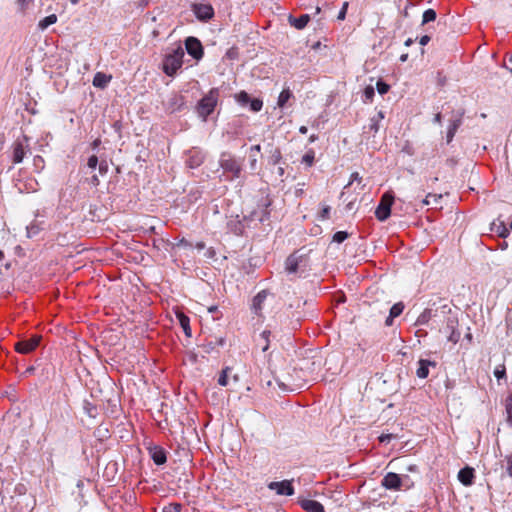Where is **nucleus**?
Returning a JSON list of instances; mask_svg holds the SVG:
<instances>
[{"instance_id":"obj_1","label":"nucleus","mask_w":512,"mask_h":512,"mask_svg":"<svg viewBox=\"0 0 512 512\" xmlns=\"http://www.w3.org/2000/svg\"><path fill=\"white\" fill-rule=\"evenodd\" d=\"M184 56V50L178 47L172 54L168 55L163 63L164 72L172 76L182 66V58Z\"/></svg>"},{"instance_id":"obj_2","label":"nucleus","mask_w":512,"mask_h":512,"mask_svg":"<svg viewBox=\"0 0 512 512\" xmlns=\"http://www.w3.org/2000/svg\"><path fill=\"white\" fill-rule=\"evenodd\" d=\"M218 101L217 89H212L205 97L201 99L198 105V113L205 121L207 116L210 115Z\"/></svg>"},{"instance_id":"obj_3","label":"nucleus","mask_w":512,"mask_h":512,"mask_svg":"<svg viewBox=\"0 0 512 512\" xmlns=\"http://www.w3.org/2000/svg\"><path fill=\"white\" fill-rule=\"evenodd\" d=\"M394 197L388 193L384 194L378 207L376 208L375 214L378 220H386L391 212V206L393 204Z\"/></svg>"},{"instance_id":"obj_4","label":"nucleus","mask_w":512,"mask_h":512,"mask_svg":"<svg viewBox=\"0 0 512 512\" xmlns=\"http://www.w3.org/2000/svg\"><path fill=\"white\" fill-rule=\"evenodd\" d=\"M185 47L192 57L200 59L203 56V47L201 42L195 37H188L185 41Z\"/></svg>"},{"instance_id":"obj_5","label":"nucleus","mask_w":512,"mask_h":512,"mask_svg":"<svg viewBox=\"0 0 512 512\" xmlns=\"http://www.w3.org/2000/svg\"><path fill=\"white\" fill-rule=\"evenodd\" d=\"M41 336L35 335L29 340H23L16 343L15 348L19 353L27 354L33 351L39 344Z\"/></svg>"},{"instance_id":"obj_6","label":"nucleus","mask_w":512,"mask_h":512,"mask_svg":"<svg viewBox=\"0 0 512 512\" xmlns=\"http://www.w3.org/2000/svg\"><path fill=\"white\" fill-rule=\"evenodd\" d=\"M220 165L223 170L233 173L235 177L240 175L241 167L234 158L223 155L220 160Z\"/></svg>"},{"instance_id":"obj_7","label":"nucleus","mask_w":512,"mask_h":512,"mask_svg":"<svg viewBox=\"0 0 512 512\" xmlns=\"http://www.w3.org/2000/svg\"><path fill=\"white\" fill-rule=\"evenodd\" d=\"M271 490H275L279 495H292L293 487L289 481L271 482L268 486Z\"/></svg>"},{"instance_id":"obj_8","label":"nucleus","mask_w":512,"mask_h":512,"mask_svg":"<svg viewBox=\"0 0 512 512\" xmlns=\"http://www.w3.org/2000/svg\"><path fill=\"white\" fill-rule=\"evenodd\" d=\"M194 13L199 20H208L212 18L213 8L207 4H198L194 6Z\"/></svg>"},{"instance_id":"obj_9","label":"nucleus","mask_w":512,"mask_h":512,"mask_svg":"<svg viewBox=\"0 0 512 512\" xmlns=\"http://www.w3.org/2000/svg\"><path fill=\"white\" fill-rule=\"evenodd\" d=\"M382 485L387 489H398L401 486V478L396 473H388L382 480Z\"/></svg>"},{"instance_id":"obj_10","label":"nucleus","mask_w":512,"mask_h":512,"mask_svg":"<svg viewBox=\"0 0 512 512\" xmlns=\"http://www.w3.org/2000/svg\"><path fill=\"white\" fill-rule=\"evenodd\" d=\"M435 366H436L435 362L421 359L418 362V368L416 370V375L419 378L424 379L429 375V367H435Z\"/></svg>"},{"instance_id":"obj_11","label":"nucleus","mask_w":512,"mask_h":512,"mask_svg":"<svg viewBox=\"0 0 512 512\" xmlns=\"http://www.w3.org/2000/svg\"><path fill=\"white\" fill-rule=\"evenodd\" d=\"M112 80L111 75L102 72H97L93 78V86L96 88L104 89Z\"/></svg>"},{"instance_id":"obj_12","label":"nucleus","mask_w":512,"mask_h":512,"mask_svg":"<svg viewBox=\"0 0 512 512\" xmlns=\"http://www.w3.org/2000/svg\"><path fill=\"white\" fill-rule=\"evenodd\" d=\"M302 261V255L292 254L285 262L286 270L289 273H295L298 269L300 262Z\"/></svg>"},{"instance_id":"obj_13","label":"nucleus","mask_w":512,"mask_h":512,"mask_svg":"<svg viewBox=\"0 0 512 512\" xmlns=\"http://www.w3.org/2000/svg\"><path fill=\"white\" fill-rule=\"evenodd\" d=\"M26 154V146L22 142H16L13 146V162L21 163Z\"/></svg>"},{"instance_id":"obj_14","label":"nucleus","mask_w":512,"mask_h":512,"mask_svg":"<svg viewBox=\"0 0 512 512\" xmlns=\"http://www.w3.org/2000/svg\"><path fill=\"white\" fill-rule=\"evenodd\" d=\"M473 477H474V474H473V469L470 468V467H465L463 469H461L458 473V479L459 481L465 485V486H468V485H471L472 484V481H473Z\"/></svg>"},{"instance_id":"obj_15","label":"nucleus","mask_w":512,"mask_h":512,"mask_svg":"<svg viewBox=\"0 0 512 512\" xmlns=\"http://www.w3.org/2000/svg\"><path fill=\"white\" fill-rule=\"evenodd\" d=\"M301 505L307 512H325L322 504L315 500H303Z\"/></svg>"},{"instance_id":"obj_16","label":"nucleus","mask_w":512,"mask_h":512,"mask_svg":"<svg viewBox=\"0 0 512 512\" xmlns=\"http://www.w3.org/2000/svg\"><path fill=\"white\" fill-rule=\"evenodd\" d=\"M309 20L310 16L308 14L301 15L299 18L289 17V23L297 29H303Z\"/></svg>"},{"instance_id":"obj_17","label":"nucleus","mask_w":512,"mask_h":512,"mask_svg":"<svg viewBox=\"0 0 512 512\" xmlns=\"http://www.w3.org/2000/svg\"><path fill=\"white\" fill-rule=\"evenodd\" d=\"M269 335L270 331H263L259 337L256 339V344L260 349L265 352L269 348Z\"/></svg>"},{"instance_id":"obj_18","label":"nucleus","mask_w":512,"mask_h":512,"mask_svg":"<svg viewBox=\"0 0 512 512\" xmlns=\"http://www.w3.org/2000/svg\"><path fill=\"white\" fill-rule=\"evenodd\" d=\"M457 320L455 318L448 319V328L451 329V333L448 335V340L457 343L460 338V333L455 330Z\"/></svg>"},{"instance_id":"obj_19","label":"nucleus","mask_w":512,"mask_h":512,"mask_svg":"<svg viewBox=\"0 0 512 512\" xmlns=\"http://www.w3.org/2000/svg\"><path fill=\"white\" fill-rule=\"evenodd\" d=\"M176 317H177L181 327L183 328L185 335L190 337L191 336V328L189 325V318L186 315H184L182 312H176Z\"/></svg>"},{"instance_id":"obj_20","label":"nucleus","mask_w":512,"mask_h":512,"mask_svg":"<svg viewBox=\"0 0 512 512\" xmlns=\"http://www.w3.org/2000/svg\"><path fill=\"white\" fill-rule=\"evenodd\" d=\"M403 309L404 305L402 303L399 302L394 304L390 309L389 317L386 319V325L390 326L392 324L393 318L399 316L402 313Z\"/></svg>"},{"instance_id":"obj_21","label":"nucleus","mask_w":512,"mask_h":512,"mask_svg":"<svg viewBox=\"0 0 512 512\" xmlns=\"http://www.w3.org/2000/svg\"><path fill=\"white\" fill-rule=\"evenodd\" d=\"M152 459L157 465L164 464L166 462V455L163 450L155 448L152 451Z\"/></svg>"},{"instance_id":"obj_22","label":"nucleus","mask_w":512,"mask_h":512,"mask_svg":"<svg viewBox=\"0 0 512 512\" xmlns=\"http://www.w3.org/2000/svg\"><path fill=\"white\" fill-rule=\"evenodd\" d=\"M232 369L230 367H226L223 369L220 373V376L218 378V384L221 386H227L228 385V378L231 374Z\"/></svg>"},{"instance_id":"obj_23","label":"nucleus","mask_w":512,"mask_h":512,"mask_svg":"<svg viewBox=\"0 0 512 512\" xmlns=\"http://www.w3.org/2000/svg\"><path fill=\"white\" fill-rule=\"evenodd\" d=\"M56 21H57V16L55 14H51L39 22V27L41 29H46L48 26L56 23Z\"/></svg>"},{"instance_id":"obj_24","label":"nucleus","mask_w":512,"mask_h":512,"mask_svg":"<svg viewBox=\"0 0 512 512\" xmlns=\"http://www.w3.org/2000/svg\"><path fill=\"white\" fill-rule=\"evenodd\" d=\"M266 298V293L265 291H262L260 293H258L255 297H254V300H253V308L255 310V312L257 313L258 310H260L261 308V304L262 302L265 300Z\"/></svg>"},{"instance_id":"obj_25","label":"nucleus","mask_w":512,"mask_h":512,"mask_svg":"<svg viewBox=\"0 0 512 512\" xmlns=\"http://www.w3.org/2000/svg\"><path fill=\"white\" fill-rule=\"evenodd\" d=\"M235 100L242 106L249 104L250 97L245 91H241L235 95Z\"/></svg>"},{"instance_id":"obj_26","label":"nucleus","mask_w":512,"mask_h":512,"mask_svg":"<svg viewBox=\"0 0 512 512\" xmlns=\"http://www.w3.org/2000/svg\"><path fill=\"white\" fill-rule=\"evenodd\" d=\"M290 97H291L290 90L289 89L283 90L278 97V102H277L278 106L283 107L286 104V102L290 99Z\"/></svg>"},{"instance_id":"obj_27","label":"nucleus","mask_w":512,"mask_h":512,"mask_svg":"<svg viewBox=\"0 0 512 512\" xmlns=\"http://www.w3.org/2000/svg\"><path fill=\"white\" fill-rule=\"evenodd\" d=\"M436 19V12L433 9H428L423 13L422 24L434 21Z\"/></svg>"},{"instance_id":"obj_28","label":"nucleus","mask_w":512,"mask_h":512,"mask_svg":"<svg viewBox=\"0 0 512 512\" xmlns=\"http://www.w3.org/2000/svg\"><path fill=\"white\" fill-rule=\"evenodd\" d=\"M249 104H250V109L253 112L260 111L262 109V106H263V102L260 99H258V98H255V99H252V100L250 99Z\"/></svg>"},{"instance_id":"obj_29","label":"nucleus","mask_w":512,"mask_h":512,"mask_svg":"<svg viewBox=\"0 0 512 512\" xmlns=\"http://www.w3.org/2000/svg\"><path fill=\"white\" fill-rule=\"evenodd\" d=\"M460 125V121H454L452 123V125L450 126V128L448 129V132H447V141L450 142L454 135H455V132L457 130V128L459 127Z\"/></svg>"},{"instance_id":"obj_30","label":"nucleus","mask_w":512,"mask_h":512,"mask_svg":"<svg viewBox=\"0 0 512 512\" xmlns=\"http://www.w3.org/2000/svg\"><path fill=\"white\" fill-rule=\"evenodd\" d=\"M383 113L379 112L376 119H372V123L370 125V129L373 130L375 133L379 130V122L383 119Z\"/></svg>"},{"instance_id":"obj_31","label":"nucleus","mask_w":512,"mask_h":512,"mask_svg":"<svg viewBox=\"0 0 512 512\" xmlns=\"http://www.w3.org/2000/svg\"><path fill=\"white\" fill-rule=\"evenodd\" d=\"M348 233L345 231H338L333 235V241L337 243H342L345 239H347Z\"/></svg>"},{"instance_id":"obj_32","label":"nucleus","mask_w":512,"mask_h":512,"mask_svg":"<svg viewBox=\"0 0 512 512\" xmlns=\"http://www.w3.org/2000/svg\"><path fill=\"white\" fill-rule=\"evenodd\" d=\"M302 162L305 163L307 166H312L314 162V153L312 151L306 153L302 157Z\"/></svg>"},{"instance_id":"obj_33","label":"nucleus","mask_w":512,"mask_h":512,"mask_svg":"<svg viewBox=\"0 0 512 512\" xmlns=\"http://www.w3.org/2000/svg\"><path fill=\"white\" fill-rule=\"evenodd\" d=\"M162 512H181V506L179 504H169L163 508Z\"/></svg>"},{"instance_id":"obj_34","label":"nucleus","mask_w":512,"mask_h":512,"mask_svg":"<svg viewBox=\"0 0 512 512\" xmlns=\"http://www.w3.org/2000/svg\"><path fill=\"white\" fill-rule=\"evenodd\" d=\"M376 87H377L378 92L382 95L387 93L389 90V85L382 81H378L376 84Z\"/></svg>"},{"instance_id":"obj_35","label":"nucleus","mask_w":512,"mask_h":512,"mask_svg":"<svg viewBox=\"0 0 512 512\" xmlns=\"http://www.w3.org/2000/svg\"><path fill=\"white\" fill-rule=\"evenodd\" d=\"M364 95L367 100H371L374 96V87L369 85L364 90Z\"/></svg>"},{"instance_id":"obj_36","label":"nucleus","mask_w":512,"mask_h":512,"mask_svg":"<svg viewBox=\"0 0 512 512\" xmlns=\"http://www.w3.org/2000/svg\"><path fill=\"white\" fill-rule=\"evenodd\" d=\"M27 231V237L30 238L32 235H35L38 233L39 229L36 225H31L26 227Z\"/></svg>"},{"instance_id":"obj_37","label":"nucleus","mask_w":512,"mask_h":512,"mask_svg":"<svg viewBox=\"0 0 512 512\" xmlns=\"http://www.w3.org/2000/svg\"><path fill=\"white\" fill-rule=\"evenodd\" d=\"M347 9H348V2H344L342 9L340 10V12H339V14L337 16V18L339 20H344L345 19Z\"/></svg>"},{"instance_id":"obj_38","label":"nucleus","mask_w":512,"mask_h":512,"mask_svg":"<svg viewBox=\"0 0 512 512\" xmlns=\"http://www.w3.org/2000/svg\"><path fill=\"white\" fill-rule=\"evenodd\" d=\"M97 164H98L97 156L92 155L91 157H89L88 163H87L88 167L94 169V168H96Z\"/></svg>"},{"instance_id":"obj_39","label":"nucleus","mask_w":512,"mask_h":512,"mask_svg":"<svg viewBox=\"0 0 512 512\" xmlns=\"http://www.w3.org/2000/svg\"><path fill=\"white\" fill-rule=\"evenodd\" d=\"M257 160H258V155L250 153L249 166L252 170H254L256 168Z\"/></svg>"},{"instance_id":"obj_40","label":"nucleus","mask_w":512,"mask_h":512,"mask_svg":"<svg viewBox=\"0 0 512 512\" xmlns=\"http://www.w3.org/2000/svg\"><path fill=\"white\" fill-rule=\"evenodd\" d=\"M430 198H433V199H434V201L436 202L438 199H440V198H441V195L428 194V195L426 196V198H425V199H423L422 203H423L424 205H428V204H430V200H429Z\"/></svg>"},{"instance_id":"obj_41","label":"nucleus","mask_w":512,"mask_h":512,"mask_svg":"<svg viewBox=\"0 0 512 512\" xmlns=\"http://www.w3.org/2000/svg\"><path fill=\"white\" fill-rule=\"evenodd\" d=\"M394 437L393 434H382L379 437L380 442H389Z\"/></svg>"},{"instance_id":"obj_42","label":"nucleus","mask_w":512,"mask_h":512,"mask_svg":"<svg viewBox=\"0 0 512 512\" xmlns=\"http://www.w3.org/2000/svg\"><path fill=\"white\" fill-rule=\"evenodd\" d=\"M494 375H495V377H496V378H498V379L503 378V377H504V375H505V368L503 367L502 369H496V370L494 371Z\"/></svg>"},{"instance_id":"obj_43","label":"nucleus","mask_w":512,"mask_h":512,"mask_svg":"<svg viewBox=\"0 0 512 512\" xmlns=\"http://www.w3.org/2000/svg\"><path fill=\"white\" fill-rule=\"evenodd\" d=\"M429 311H424L418 318V321L420 323H424L425 321H427L428 317H429Z\"/></svg>"},{"instance_id":"obj_44","label":"nucleus","mask_w":512,"mask_h":512,"mask_svg":"<svg viewBox=\"0 0 512 512\" xmlns=\"http://www.w3.org/2000/svg\"><path fill=\"white\" fill-rule=\"evenodd\" d=\"M330 207L326 206L322 209L321 217L322 219H327L329 217Z\"/></svg>"},{"instance_id":"obj_45","label":"nucleus","mask_w":512,"mask_h":512,"mask_svg":"<svg viewBox=\"0 0 512 512\" xmlns=\"http://www.w3.org/2000/svg\"><path fill=\"white\" fill-rule=\"evenodd\" d=\"M31 0H17V3L19 4L20 8L24 10L27 5L30 3Z\"/></svg>"},{"instance_id":"obj_46","label":"nucleus","mask_w":512,"mask_h":512,"mask_svg":"<svg viewBox=\"0 0 512 512\" xmlns=\"http://www.w3.org/2000/svg\"><path fill=\"white\" fill-rule=\"evenodd\" d=\"M508 422L512 424V404L507 405Z\"/></svg>"},{"instance_id":"obj_47","label":"nucleus","mask_w":512,"mask_h":512,"mask_svg":"<svg viewBox=\"0 0 512 512\" xmlns=\"http://www.w3.org/2000/svg\"><path fill=\"white\" fill-rule=\"evenodd\" d=\"M261 151L260 145H255L250 148V153L258 155Z\"/></svg>"},{"instance_id":"obj_48","label":"nucleus","mask_w":512,"mask_h":512,"mask_svg":"<svg viewBox=\"0 0 512 512\" xmlns=\"http://www.w3.org/2000/svg\"><path fill=\"white\" fill-rule=\"evenodd\" d=\"M430 41V37L428 35H424L420 38L419 43L424 46Z\"/></svg>"},{"instance_id":"obj_49","label":"nucleus","mask_w":512,"mask_h":512,"mask_svg":"<svg viewBox=\"0 0 512 512\" xmlns=\"http://www.w3.org/2000/svg\"><path fill=\"white\" fill-rule=\"evenodd\" d=\"M508 467H507V471L509 473L510 476H512V456L508 458Z\"/></svg>"},{"instance_id":"obj_50","label":"nucleus","mask_w":512,"mask_h":512,"mask_svg":"<svg viewBox=\"0 0 512 512\" xmlns=\"http://www.w3.org/2000/svg\"><path fill=\"white\" fill-rule=\"evenodd\" d=\"M273 158H274V163H278V162H279V160L281 159V154H280V152H279V151H276V152H275V154H274V156H273Z\"/></svg>"},{"instance_id":"obj_51","label":"nucleus","mask_w":512,"mask_h":512,"mask_svg":"<svg viewBox=\"0 0 512 512\" xmlns=\"http://www.w3.org/2000/svg\"><path fill=\"white\" fill-rule=\"evenodd\" d=\"M434 121L437 122V123H440L441 122V114L440 113H437L434 117Z\"/></svg>"},{"instance_id":"obj_52","label":"nucleus","mask_w":512,"mask_h":512,"mask_svg":"<svg viewBox=\"0 0 512 512\" xmlns=\"http://www.w3.org/2000/svg\"><path fill=\"white\" fill-rule=\"evenodd\" d=\"M299 132H300L301 134H306V133H307V127H306V126H301V127L299 128Z\"/></svg>"},{"instance_id":"obj_53","label":"nucleus","mask_w":512,"mask_h":512,"mask_svg":"<svg viewBox=\"0 0 512 512\" xmlns=\"http://www.w3.org/2000/svg\"><path fill=\"white\" fill-rule=\"evenodd\" d=\"M217 310V306H211L208 308V312L213 313Z\"/></svg>"},{"instance_id":"obj_54","label":"nucleus","mask_w":512,"mask_h":512,"mask_svg":"<svg viewBox=\"0 0 512 512\" xmlns=\"http://www.w3.org/2000/svg\"><path fill=\"white\" fill-rule=\"evenodd\" d=\"M196 247L198 249H203L205 247V244L203 242H199V243H197Z\"/></svg>"},{"instance_id":"obj_55","label":"nucleus","mask_w":512,"mask_h":512,"mask_svg":"<svg viewBox=\"0 0 512 512\" xmlns=\"http://www.w3.org/2000/svg\"><path fill=\"white\" fill-rule=\"evenodd\" d=\"M99 144H100V140H99V139H96V140L93 142V147H94V148H96Z\"/></svg>"},{"instance_id":"obj_56","label":"nucleus","mask_w":512,"mask_h":512,"mask_svg":"<svg viewBox=\"0 0 512 512\" xmlns=\"http://www.w3.org/2000/svg\"><path fill=\"white\" fill-rule=\"evenodd\" d=\"M408 470L411 471V472H414L416 470V466L415 465H410L408 467Z\"/></svg>"},{"instance_id":"obj_57","label":"nucleus","mask_w":512,"mask_h":512,"mask_svg":"<svg viewBox=\"0 0 512 512\" xmlns=\"http://www.w3.org/2000/svg\"><path fill=\"white\" fill-rule=\"evenodd\" d=\"M278 173H279V175H280V176H283V174H284V169H283L282 167H279V168H278Z\"/></svg>"},{"instance_id":"obj_58","label":"nucleus","mask_w":512,"mask_h":512,"mask_svg":"<svg viewBox=\"0 0 512 512\" xmlns=\"http://www.w3.org/2000/svg\"><path fill=\"white\" fill-rule=\"evenodd\" d=\"M233 381L237 382L239 380V376L237 374H234L232 376Z\"/></svg>"},{"instance_id":"obj_59","label":"nucleus","mask_w":512,"mask_h":512,"mask_svg":"<svg viewBox=\"0 0 512 512\" xmlns=\"http://www.w3.org/2000/svg\"><path fill=\"white\" fill-rule=\"evenodd\" d=\"M316 139L317 137L315 135H311L309 138L310 142H314Z\"/></svg>"},{"instance_id":"obj_60","label":"nucleus","mask_w":512,"mask_h":512,"mask_svg":"<svg viewBox=\"0 0 512 512\" xmlns=\"http://www.w3.org/2000/svg\"><path fill=\"white\" fill-rule=\"evenodd\" d=\"M406 59H407V54H404V55H402V56L400 57V60H401L402 62L406 61Z\"/></svg>"},{"instance_id":"obj_61","label":"nucleus","mask_w":512,"mask_h":512,"mask_svg":"<svg viewBox=\"0 0 512 512\" xmlns=\"http://www.w3.org/2000/svg\"><path fill=\"white\" fill-rule=\"evenodd\" d=\"M92 181H93V183H94V184H97V183H98V178H97V176H93V177H92Z\"/></svg>"},{"instance_id":"obj_62","label":"nucleus","mask_w":512,"mask_h":512,"mask_svg":"<svg viewBox=\"0 0 512 512\" xmlns=\"http://www.w3.org/2000/svg\"><path fill=\"white\" fill-rule=\"evenodd\" d=\"M99 170L101 173L105 172V168L103 167V165H100Z\"/></svg>"},{"instance_id":"obj_63","label":"nucleus","mask_w":512,"mask_h":512,"mask_svg":"<svg viewBox=\"0 0 512 512\" xmlns=\"http://www.w3.org/2000/svg\"><path fill=\"white\" fill-rule=\"evenodd\" d=\"M411 43H412V40H411V39H408V40L405 42V45L409 46Z\"/></svg>"},{"instance_id":"obj_64","label":"nucleus","mask_w":512,"mask_h":512,"mask_svg":"<svg viewBox=\"0 0 512 512\" xmlns=\"http://www.w3.org/2000/svg\"><path fill=\"white\" fill-rule=\"evenodd\" d=\"M4 258V253L3 251L0 250V261Z\"/></svg>"}]
</instances>
